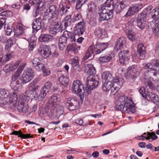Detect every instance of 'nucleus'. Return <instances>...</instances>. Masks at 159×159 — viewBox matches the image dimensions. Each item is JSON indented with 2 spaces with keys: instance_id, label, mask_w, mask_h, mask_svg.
Returning <instances> with one entry per match:
<instances>
[{
  "instance_id": "obj_14",
  "label": "nucleus",
  "mask_w": 159,
  "mask_h": 159,
  "mask_svg": "<svg viewBox=\"0 0 159 159\" xmlns=\"http://www.w3.org/2000/svg\"><path fill=\"white\" fill-rule=\"evenodd\" d=\"M142 7V5L141 3L133 4L131 5L128 11L125 15V16L127 17L131 16L135 13L138 12Z\"/></svg>"
},
{
  "instance_id": "obj_21",
  "label": "nucleus",
  "mask_w": 159,
  "mask_h": 159,
  "mask_svg": "<svg viewBox=\"0 0 159 159\" xmlns=\"http://www.w3.org/2000/svg\"><path fill=\"white\" fill-rule=\"evenodd\" d=\"M64 29L57 22L52 23L50 26V32L53 34H56L60 31L61 32Z\"/></svg>"
},
{
  "instance_id": "obj_50",
  "label": "nucleus",
  "mask_w": 159,
  "mask_h": 159,
  "mask_svg": "<svg viewBox=\"0 0 159 159\" xmlns=\"http://www.w3.org/2000/svg\"><path fill=\"white\" fill-rule=\"evenodd\" d=\"M85 25L84 22L80 21L76 24L75 28L79 29H82L85 30Z\"/></svg>"
},
{
  "instance_id": "obj_38",
  "label": "nucleus",
  "mask_w": 159,
  "mask_h": 159,
  "mask_svg": "<svg viewBox=\"0 0 159 159\" xmlns=\"http://www.w3.org/2000/svg\"><path fill=\"white\" fill-rule=\"evenodd\" d=\"M52 38V36L50 35L43 34L40 36L39 40L41 42H47L51 41Z\"/></svg>"
},
{
  "instance_id": "obj_29",
  "label": "nucleus",
  "mask_w": 159,
  "mask_h": 159,
  "mask_svg": "<svg viewBox=\"0 0 159 159\" xmlns=\"http://www.w3.org/2000/svg\"><path fill=\"white\" fill-rule=\"evenodd\" d=\"M41 19L39 18L34 20L32 23V28L34 32H37L41 28L42 26Z\"/></svg>"
},
{
  "instance_id": "obj_60",
  "label": "nucleus",
  "mask_w": 159,
  "mask_h": 159,
  "mask_svg": "<svg viewBox=\"0 0 159 159\" xmlns=\"http://www.w3.org/2000/svg\"><path fill=\"white\" fill-rule=\"evenodd\" d=\"M40 62H41L40 59L37 57L35 58L32 61V63L34 66L37 65Z\"/></svg>"
},
{
  "instance_id": "obj_41",
  "label": "nucleus",
  "mask_w": 159,
  "mask_h": 159,
  "mask_svg": "<svg viewBox=\"0 0 159 159\" xmlns=\"http://www.w3.org/2000/svg\"><path fill=\"white\" fill-rule=\"evenodd\" d=\"M72 20L71 15H68L64 18L62 21V23H64L65 28L70 24Z\"/></svg>"
},
{
  "instance_id": "obj_32",
  "label": "nucleus",
  "mask_w": 159,
  "mask_h": 159,
  "mask_svg": "<svg viewBox=\"0 0 159 159\" xmlns=\"http://www.w3.org/2000/svg\"><path fill=\"white\" fill-rule=\"evenodd\" d=\"M126 43V39L125 38L121 37L119 38L116 42V43L115 46V48L116 49V50L123 48Z\"/></svg>"
},
{
  "instance_id": "obj_43",
  "label": "nucleus",
  "mask_w": 159,
  "mask_h": 159,
  "mask_svg": "<svg viewBox=\"0 0 159 159\" xmlns=\"http://www.w3.org/2000/svg\"><path fill=\"white\" fill-rule=\"evenodd\" d=\"M144 79L145 80L144 82L146 85L148 86L150 89L153 90L156 89V86L154 85L150 80H147L146 78H144Z\"/></svg>"
},
{
  "instance_id": "obj_19",
  "label": "nucleus",
  "mask_w": 159,
  "mask_h": 159,
  "mask_svg": "<svg viewBox=\"0 0 159 159\" xmlns=\"http://www.w3.org/2000/svg\"><path fill=\"white\" fill-rule=\"evenodd\" d=\"M70 63L74 72L77 73L80 71L81 69L79 66V58L78 57L75 56L73 58L71 59Z\"/></svg>"
},
{
  "instance_id": "obj_61",
  "label": "nucleus",
  "mask_w": 159,
  "mask_h": 159,
  "mask_svg": "<svg viewBox=\"0 0 159 159\" xmlns=\"http://www.w3.org/2000/svg\"><path fill=\"white\" fill-rule=\"evenodd\" d=\"M7 43L11 46L16 43V41L15 39L10 38L7 40Z\"/></svg>"
},
{
  "instance_id": "obj_17",
  "label": "nucleus",
  "mask_w": 159,
  "mask_h": 159,
  "mask_svg": "<svg viewBox=\"0 0 159 159\" xmlns=\"http://www.w3.org/2000/svg\"><path fill=\"white\" fill-rule=\"evenodd\" d=\"M28 89L25 92V94L27 97H30V98L34 99L35 100L38 99L39 101L42 100V99H41L39 98L40 93H37V90H33L30 89V88L28 86Z\"/></svg>"
},
{
  "instance_id": "obj_7",
  "label": "nucleus",
  "mask_w": 159,
  "mask_h": 159,
  "mask_svg": "<svg viewBox=\"0 0 159 159\" xmlns=\"http://www.w3.org/2000/svg\"><path fill=\"white\" fill-rule=\"evenodd\" d=\"M112 0H107L103 6L107 7L109 9H113L117 13H119L128 5L127 0H117L116 3L114 7Z\"/></svg>"
},
{
  "instance_id": "obj_47",
  "label": "nucleus",
  "mask_w": 159,
  "mask_h": 159,
  "mask_svg": "<svg viewBox=\"0 0 159 159\" xmlns=\"http://www.w3.org/2000/svg\"><path fill=\"white\" fill-rule=\"evenodd\" d=\"M84 30H82V29H79L78 28H75L74 31V33H73L74 35L76 37V36L77 35H78V36H80V35H81L82 34L84 31Z\"/></svg>"
},
{
  "instance_id": "obj_59",
  "label": "nucleus",
  "mask_w": 159,
  "mask_h": 159,
  "mask_svg": "<svg viewBox=\"0 0 159 159\" xmlns=\"http://www.w3.org/2000/svg\"><path fill=\"white\" fill-rule=\"evenodd\" d=\"M147 135H148V136L149 138V139H150V138H151V139L153 140H156L157 138V136L155 134L152 132L150 133L147 132Z\"/></svg>"
},
{
  "instance_id": "obj_42",
  "label": "nucleus",
  "mask_w": 159,
  "mask_h": 159,
  "mask_svg": "<svg viewBox=\"0 0 159 159\" xmlns=\"http://www.w3.org/2000/svg\"><path fill=\"white\" fill-rule=\"evenodd\" d=\"M126 35L129 39L132 42L135 40V34L132 30H129L126 33Z\"/></svg>"
},
{
  "instance_id": "obj_40",
  "label": "nucleus",
  "mask_w": 159,
  "mask_h": 159,
  "mask_svg": "<svg viewBox=\"0 0 159 159\" xmlns=\"http://www.w3.org/2000/svg\"><path fill=\"white\" fill-rule=\"evenodd\" d=\"M38 80L37 79H34L33 81L31 82L28 85L30 89L33 90H38L39 88V86L36 85L38 83Z\"/></svg>"
},
{
  "instance_id": "obj_55",
  "label": "nucleus",
  "mask_w": 159,
  "mask_h": 159,
  "mask_svg": "<svg viewBox=\"0 0 159 159\" xmlns=\"http://www.w3.org/2000/svg\"><path fill=\"white\" fill-rule=\"evenodd\" d=\"M137 139H138L144 140L145 139L147 140H149V138L148 136V135H147V133H144L143 134L141 135L140 136H139Z\"/></svg>"
},
{
  "instance_id": "obj_28",
  "label": "nucleus",
  "mask_w": 159,
  "mask_h": 159,
  "mask_svg": "<svg viewBox=\"0 0 159 159\" xmlns=\"http://www.w3.org/2000/svg\"><path fill=\"white\" fill-rule=\"evenodd\" d=\"M59 101L58 97L56 96L53 95L51 97L48 101V106L49 107L54 108L58 106Z\"/></svg>"
},
{
  "instance_id": "obj_54",
  "label": "nucleus",
  "mask_w": 159,
  "mask_h": 159,
  "mask_svg": "<svg viewBox=\"0 0 159 159\" xmlns=\"http://www.w3.org/2000/svg\"><path fill=\"white\" fill-rule=\"evenodd\" d=\"M42 71L44 75L45 76L49 75L51 74L50 69L49 68H46L45 67Z\"/></svg>"
},
{
  "instance_id": "obj_26",
  "label": "nucleus",
  "mask_w": 159,
  "mask_h": 159,
  "mask_svg": "<svg viewBox=\"0 0 159 159\" xmlns=\"http://www.w3.org/2000/svg\"><path fill=\"white\" fill-rule=\"evenodd\" d=\"M95 36L99 38H103L106 35V32L105 30L99 27H95L94 29Z\"/></svg>"
},
{
  "instance_id": "obj_31",
  "label": "nucleus",
  "mask_w": 159,
  "mask_h": 159,
  "mask_svg": "<svg viewBox=\"0 0 159 159\" xmlns=\"http://www.w3.org/2000/svg\"><path fill=\"white\" fill-rule=\"evenodd\" d=\"M102 82H107L109 81H113L114 79L112 76V74L109 71H105L102 75Z\"/></svg>"
},
{
  "instance_id": "obj_5",
  "label": "nucleus",
  "mask_w": 159,
  "mask_h": 159,
  "mask_svg": "<svg viewBox=\"0 0 159 159\" xmlns=\"http://www.w3.org/2000/svg\"><path fill=\"white\" fill-rule=\"evenodd\" d=\"M114 80L113 81L102 82L103 90L106 92L111 90V92L113 93L116 90H118L123 84V79L122 78L116 77L114 78Z\"/></svg>"
},
{
  "instance_id": "obj_4",
  "label": "nucleus",
  "mask_w": 159,
  "mask_h": 159,
  "mask_svg": "<svg viewBox=\"0 0 159 159\" xmlns=\"http://www.w3.org/2000/svg\"><path fill=\"white\" fill-rule=\"evenodd\" d=\"M17 100V96L16 93L11 95L4 89L0 90V104L3 105L11 104L15 107Z\"/></svg>"
},
{
  "instance_id": "obj_25",
  "label": "nucleus",
  "mask_w": 159,
  "mask_h": 159,
  "mask_svg": "<svg viewBox=\"0 0 159 159\" xmlns=\"http://www.w3.org/2000/svg\"><path fill=\"white\" fill-rule=\"evenodd\" d=\"M38 51L41 54L42 57L46 58L48 57L51 54V52L48 47L47 45L41 46L38 50Z\"/></svg>"
},
{
  "instance_id": "obj_63",
  "label": "nucleus",
  "mask_w": 159,
  "mask_h": 159,
  "mask_svg": "<svg viewBox=\"0 0 159 159\" xmlns=\"http://www.w3.org/2000/svg\"><path fill=\"white\" fill-rule=\"evenodd\" d=\"M153 102L156 104V105L159 104V97L157 95L155 97L153 100L152 101Z\"/></svg>"
},
{
  "instance_id": "obj_16",
  "label": "nucleus",
  "mask_w": 159,
  "mask_h": 159,
  "mask_svg": "<svg viewBox=\"0 0 159 159\" xmlns=\"http://www.w3.org/2000/svg\"><path fill=\"white\" fill-rule=\"evenodd\" d=\"M78 105V101L74 98L70 97L66 100V106L70 111H72L76 109Z\"/></svg>"
},
{
  "instance_id": "obj_57",
  "label": "nucleus",
  "mask_w": 159,
  "mask_h": 159,
  "mask_svg": "<svg viewBox=\"0 0 159 159\" xmlns=\"http://www.w3.org/2000/svg\"><path fill=\"white\" fill-rule=\"evenodd\" d=\"M39 7H37L36 8H34L32 13L33 16L34 17H37L39 14Z\"/></svg>"
},
{
  "instance_id": "obj_51",
  "label": "nucleus",
  "mask_w": 159,
  "mask_h": 159,
  "mask_svg": "<svg viewBox=\"0 0 159 159\" xmlns=\"http://www.w3.org/2000/svg\"><path fill=\"white\" fill-rule=\"evenodd\" d=\"M28 100L27 97L24 94H22L20 96V99L19 102H21L23 103H27V100Z\"/></svg>"
},
{
  "instance_id": "obj_13",
  "label": "nucleus",
  "mask_w": 159,
  "mask_h": 159,
  "mask_svg": "<svg viewBox=\"0 0 159 159\" xmlns=\"http://www.w3.org/2000/svg\"><path fill=\"white\" fill-rule=\"evenodd\" d=\"M34 76V71L30 68L25 70L22 75L21 79L22 81V84H25L30 82L33 78Z\"/></svg>"
},
{
  "instance_id": "obj_36",
  "label": "nucleus",
  "mask_w": 159,
  "mask_h": 159,
  "mask_svg": "<svg viewBox=\"0 0 159 159\" xmlns=\"http://www.w3.org/2000/svg\"><path fill=\"white\" fill-rule=\"evenodd\" d=\"M113 57V54L111 53L106 55L102 56L99 58L98 59L102 63H104L110 61Z\"/></svg>"
},
{
  "instance_id": "obj_53",
  "label": "nucleus",
  "mask_w": 159,
  "mask_h": 159,
  "mask_svg": "<svg viewBox=\"0 0 159 159\" xmlns=\"http://www.w3.org/2000/svg\"><path fill=\"white\" fill-rule=\"evenodd\" d=\"M12 15V13L11 11H6L2 12L0 14V16H10Z\"/></svg>"
},
{
  "instance_id": "obj_15",
  "label": "nucleus",
  "mask_w": 159,
  "mask_h": 159,
  "mask_svg": "<svg viewBox=\"0 0 159 159\" xmlns=\"http://www.w3.org/2000/svg\"><path fill=\"white\" fill-rule=\"evenodd\" d=\"M146 19V14L141 13L139 14L137 19L138 26L141 29H143L145 26Z\"/></svg>"
},
{
  "instance_id": "obj_9",
  "label": "nucleus",
  "mask_w": 159,
  "mask_h": 159,
  "mask_svg": "<svg viewBox=\"0 0 159 159\" xmlns=\"http://www.w3.org/2000/svg\"><path fill=\"white\" fill-rule=\"evenodd\" d=\"M98 14L100 16V20L102 21L108 20L113 17V10L109 9L107 7L102 5L99 7Z\"/></svg>"
},
{
  "instance_id": "obj_1",
  "label": "nucleus",
  "mask_w": 159,
  "mask_h": 159,
  "mask_svg": "<svg viewBox=\"0 0 159 159\" xmlns=\"http://www.w3.org/2000/svg\"><path fill=\"white\" fill-rule=\"evenodd\" d=\"M131 99L126 96L120 97L117 101L115 109L117 111H122L127 113L135 112L134 107Z\"/></svg>"
},
{
  "instance_id": "obj_3",
  "label": "nucleus",
  "mask_w": 159,
  "mask_h": 159,
  "mask_svg": "<svg viewBox=\"0 0 159 159\" xmlns=\"http://www.w3.org/2000/svg\"><path fill=\"white\" fill-rule=\"evenodd\" d=\"M85 71L90 75L87 78L86 84V89L89 90H93L98 85L99 81L93 78V75L96 73L94 67L91 64H86L85 65Z\"/></svg>"
},
{
  "instance_id": "obj_56",
  "label": "nucleus",
  "mask_w": 159,
  "mask_h": 159,
  "mask_svg": "<svg viewBox=\"0 0 159 159\" xmlns=\"http://www.w3.org/2000/svg\"><path fill=\"white\" fill-rule=\"evenodd\" d=\"M157 95L155 94L152 93V92H149L148 94V95H147L146 98H147L148 99H149L151 101L153 100V99H154L155 98V97Z\"/></svg>"
},
{
  "instance_id": "obj_22",
  "label": "nucleus",
  "mask_w": 159,
  "mask_h": 159,
  "mask_svg": "<svg viewBox=\"0 0 159 159\" xmlns=\"http://www.w3.org/2000/svg\"><path fill=\"white\" fill-rule=\"evenodd\" d=\"M20 62V61L18 60L15 62L8 64L5 66L3 68V70L6 73L13 71L16 69Z\"/></svg>"
},
{
  "instance_id": "obj_64",
  "label": "nucleus",
  "mask_w": 159,
  "mask_h": 159,
  "mask_svg": "<svg viewBox=\"0 0 159 159\" xmlns=\"http://www.w3.org/2000/svg\"><path fill=\"white\" fill-rule=\"evenodd\" d=\"M75 123L79 125H82L83 123V120L80 119H78L75 120Z\"/></svg>"
},
{
  "instance_id": "obj_52",
  "label": "nucleus",
  "mask_w": 159,
  "mask_h": 159,
  "mask_svg": "<svg viewBox=\"0 0 159 159\" xmlns=\"http://www.w3.org/2000/svg\"><path fill=\"white\" fill-rule=\"evenodd\" d=\"M6 34L8 35H10L13 31H14V28L11 26H7L6 29L5 28Z\"/></svg>"
},
{
  "instance_id": "obj_8",
  "label": "nucleus",
  "mask_w": 159,
  "mask_h": 159,
  "mask_svg": "<svg viewBox=\"0 0 159 159\" xmlns=\"http://www.w3.org/2000/svg\"><path fill=\"white\" fill-rule=\"evenodd\" d=\"M76 38L73 33L66 30L64 31L63 34L61 36L59 39V47L62 50L64 48L67 42V38L69 39L71 42H75Z\"/></svg>"
},
{
  "instance_id": "obj_35",
  "label": "nucleus",
  "mask_w": 159,
  "mask_h": 159,
  "mask_svg": "<svg viewBox=\"0 0 159 159\" xmlns=\"http://www.w3.org/2000/svg\"><path fill=\"white\" fill-rule=\"evenodd\" d=\"M137 50L138 54L141 59H143L145 57L146 52L143 44H139L138 45Z\"/></svg>"
},
{
  "instance_id": "obj_10",
  "label": "nucleus",
  "mask_w": 159,
  "mask_h": 159,
  "mask_svg": "<svg viewBox=\"0 0 159 159\" xmlns=\"http://www.w3.org/2000/svg\"><path fill=\"white\" fill-rule=\"evenodd\" d=\"M140 72L135 65L129 66L127 70V72L125 74V78L129 81H134L139 75Z\"/></svg>"
},
{
  "instance_id": "obj_44",
  "label": "nucleus",
  "mask_w": 159,
  "mask_h": 159,
  "mask_svg": "<svg viewBox=\"0 0 159 159\" xmlns=\"http://www.w3.org/2000/svg\"><path fill=\"white\" fill-rule=\"evenodd\" d=\"M82 18V16L80 13L78 12H75L73 16L72 20L73 22L78 21Z\"/></svg>"
},
{
  "instance_id": "obj_49",
  "label": "nucleus",
  "mask_w": 159,
  "mask_h": 159,
  "mask_svg": "<svg viewBox=\"0 0 159 159\" xmlns=\"http://www.w3.org/2000/svg\"><path fill=\"white\" fill-rule=\"evenodd\" d=\"M33 37H31L28 39V41L29 43V46L30 50H32L34 48L35 45V42L34 39H32Z\"/></svg>"
},
{
  "instance_id": "obj_48",
  "label": "nucleus",
  "mask_w": 159,
  "mask_h": 159,
  "mask_svg": "<svg viewBox=\"0 0 159 159\" xmlns=\"http://www.w3.org/2000/svg\"><path fill=\"white\" fill-rule=\"evenodd\" d=\"M89 14L92 15L95 12V7L93 4H89L88 5Z\"/></svg>"
},
{
  "instance_id": "obj_2",
  "label": "nucleus",
  "mask_w": 159,
  "mask_h": 159,
  "mask_svg": "<svg viewBox=\"0 0 159 159\" xmlns=\"http://www.w3.org/2000/svg\"><path fill=\"white\" fill-rule=\"evenodd\" d=\"M152 7L148 6L147 9L149 12L153 20L148 23V28L151 30L155 35H159V8L156 7L152 10Z\"/></svg>"
},
{
  "instance_id": "obj_62",
  "label": "nucleus",
  "mask_w": 159,
  "mask_h": 159,
  "mask_svg": "<svg viewBox=\"0 0 159 159\" xmlns=\"http://www.w3.org/2000/svg\"><path fill=\"white\" fill-rule=\"evenodd\" d=\"M6 23L5 18H2L0 19V29Z\"/></svg>"
},
{
  "instance_id": "obj_34",
  "label": "nucleus",
  "mask_w": 159,
  "mask_h": 159,
  "mask_svg": "<svg viewBox=\"0 0 159 159\" xmlns=\"http://www.w3.org/2000/svg\"><path fill=\"white\" fill-rule=\"evenodd\" d=\"M49 14L51 15V17L52 18L57 19L58 16V12L57 11L56 7L54 5H52L50 6L49 8Z\"/></svg>"
},
{
  "instance_id": "obj_27",
  "label": "nucleus",
  "mask_w": 159,
  "mask_h": 159,
  "mask_svg": "<svg viewBox=\"0 0 159 159\" xmlns=\"http://www.w3.org/2000/svg\"><path fill=\"white\" fill-rule=\"evenodd\" d=\"M22 72L17 69L16 71L12 73L11 80L13 82H12L11 83V86L15 89L17 88V87L16 85H14V83H16V82L15 81L19 78Z\"/></svg>"
},
{
  "instance_id": "obj_11",
  "label": "nucleus",
  "mask_w": 159,
  "mask_h": 159,
  "mask_svg": "<svg viewBox=\"0 0 159 159\" xmlns=\"http://www.w3.org/2000/svg\"><path fill=\"white\" fill-rule=\"evenodd\" d=\"M159 59L152 60L146 64L144 67L145 69H149V73L151 75L154 76L158 75L159 73Z\"/></svg>"
},
{
  "instance_id": "obj_23",
  "label": "nucleus",
  "mask_w": 159,
  "mask_h": 159,
  "mask_svg": "<svg viewBox=\"0 0 159 159\" xmlns=\"http://www.w3.org/2000/svg\"><path fill=\"white\" fill-rule=\"evenodd\" d=\"M20 62V61L18 60L15 62L8 64L5 66L3 68V70L6 73L13 71L16 69Z\"/></svg>"
},
{
  "instance_id": "obj_24",
  "label": "nucleus",
  "mask_w": 159,
  "mask_h": 159,
  "mask_svg": "<svg viewBox=\"0 0 159 159\" xmlns=\"http://www.w3.org/2000/svg\"><path fill=\"white\" fill-rule=\"evenodd\" d=\"M13 53L11 51L8 52L6 55L4 56L2 53L0 52V66L6 62L9 61L12 57Z\"/></svg>"
},
{
  "instance_id": "obj_20",
  "label": "nucleus",
  "mask_w": 159,
  "mask_h": 159,
  "mask_svg": "<svg viewBox=\"0 0 159 159\" xmlns=\"http://www.w3.org/2000/svg\"><path fill=\"white\" fill-rule=\"evenodd\" d=\"M128 50H121L118 54L119 62L122 64L126 63L129 60L128 57Z\"/></svg>"
},
{
  "instance_id": "obj_58",
  "label": "nucleus",
  "mask_w": 159,
  "mask_h": 159,
  "mask_svg": "<svg viewBox=\"0 0 159 159\" xmlns=\"http://www.w3.org/2000/svg\"><path fill=\"white\" fill-rule=\"evenodd\" d=\"M35 69L38 71H39L43 70L44 67V66L43 64L40 62L35 66Z\"/></svg>"
},
{
  "instance_id": "obj_18",
  "label": "nucleus",
  "mask_w": 159,
  "mask_h": 159,
  "mask_svg": "<svg viewBox=\"0 0 159 159\" xmlns=\"http://www.w3.org/2000/svg\"><path fill=\"white\" fill-rule=\"evenodd\" d=\"M51 86V83L48 81L44 84V86L41 88L39 98L43 99L46 96L47 93L49 91Z\"/></svg>"
},
{
  "instance_id": "obj_39",
  "label": "nucleus",
  "mask_w": 159,
  "mask_h": 159,
  "mask_svg": "<svg viewBox=\"0 0 159 159\" xmlns=\"http://www.w3.org/2000/svg\"><path fill=\"white\" fill-rule=\"evenodd\" d=\"M58 81L61 84L65 86L68 84L69 80L66 76L61 75L59 77Z\"/></svg>"
},
{
  "instance_id": "obj_12",
  "label": "nucleus",
  "mask_w": 159,
  "mask_h": 159,
  "mask_svg": "<svg viewBox=\"0 0 159 159\" xmlns=\"http://www.w3.org/2000/svg\"><path fill=\"white\" fill-rule=\"evenodd\" d=\"M72 89L73 93H78L80 96H84L85 90L83 85L79 80L74 81L73 83Z\"/></svg>"
},
{
  "instance_id": "obj_46",
  "label": "nucleus",
  "mask_w": 159,
  "mask_h": 159,
  "mask_svg": "<svg viewBox=\"0 0 159 159\" xmlns=\"http://www.w3.org/2000/svg\"><path fill=\"white\" fill-rule=\"evenodd\" d=\"M87 0H77L75 8L77 10L80 9Z\"/></svg>"
},
{
  "instance_id": "obj_33",
  "label": "nucleus",
  "mask_w": 159,
  "mask_h": 159,
  "mask_svg": "<svg viewBox=\"0 0 159 159\" xmlns=\"http://www.w3.org/2000/svg\"><path fill=\"white\" fill-rule=\"evenodd\" d=\"M24 26L21 23H19L14 30V34L16 37L22 35L24 32Z\"/></svg>"
},
{
  "instance_id": "obj_30",
  "label": "nucleus",
  "mask_w": 159,
  "mask_h": 159,
  "mask_svg": "<svg viewBox=\"0 0 159 159\" xmlns=\"http://www.w3.org/2000/svg\"><path fill=\"white\" fill-rule=\"evenodd\" d=\"M17 109L19 112L25 113L28 111L29 106L27 103H23L20 102H18Z\"/></svg>"
},
{
  "instance_id": "obj_6",
  "label": "nucleus",
  "mask_w": 159,
  "mask_h": 159,
  "mask_svg": "<svg viewBox=\"0 0 159 159\" xmlns=\"http://www.w3.org/2000/svg\"><path fill=\"white\" fill-rule=\"evenodd\" d=\"M108 44L107 43H102L96 45L95 47L92 45L88 48L83 58V60L85 61L88 59H91L94 56V53L96 54L100 53L107 48Z\"/></svg>"
},
{
  "instance_id": "obj_45",
  "label": "nucleus",
  "mask_w": 159,
  "mask_h": 159,
  "mask_svg": "<svg viewBox=\"0 0 159 159\" xmlns=\"http://www.w3.org/2000/svg\"><path fill=\"white\" fill-rule=\"evenodd\" d=\"M139 92L140 94L142 95V97L144 98L142 100V102H147V99H146L147 95L145 93L146 89H145L144 87H141L140 88L139 90Z\"/></svg>"
},
{
  "instance_id": "obj_37",
  "label": "nucleus",
  "mask_w": 159,
  "mask_h": 159,
  "mask_svg": "<svg viewBox=\"0 0 159 159\" xmlns=\"http://www.w3.org/2000/svg\"><path fill=\"white\" fill-rule=\"evenodd\" d=\"M11 134L18 135L19 137L24 139L29 138L33 137V136H31L30 134H23L21 130L14 131L11 133Z\"/></svg>"
}]
</instances>
